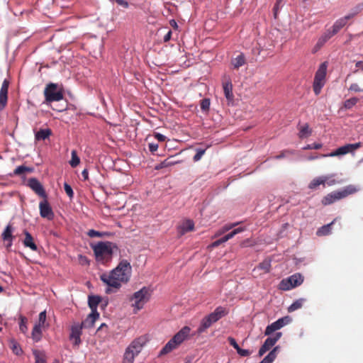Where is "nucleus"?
<instances>
[{"label":"nucleus","instance_id":"obj_35","mask_svg":"<svg viewBox=\"0 0 363 363\" xmlns=\"http://www.w3.org/2000/svg\"><path fill=\"white\" fill-rule=\"evenodd\" d=\"M312 133V130L309 128L308 123L304 124L299 128L298 137L299 138H305L309 137Z\"/></svg>","mask_w":363,"mask_h":363},{"label":"nucleus","instance_id":"obj_31","mask_svg":"<svg viewBox=\"0 0 363 363\" xmlns=\"http://www.w3.org/2000/svg\"><path fill=\"white\" fill-rule=\"evenodd\" d=\"M101 301L100 296H89L88 303L89 306L91 310V313L97 312V306Z\"/></svg>","mask_w":363,"mask_h":363},{"label":"nucleus","instance_id":"obj_48","mask_svg":"<svg viewBox=\"0 0 363 363\" xmlns=\"http://www.w3.org/2000/svg\"><path fill=\"white\" fill-rule=\"evenodd\" d=\"M210 108V100L208 99H203L201 101V108L203 111H208Z\"/></svg>","mask_w":363,"mask_h":363},{"label":"nucleus","instance_id":"obj_39","mask_svg":"<svg viewBox=\"0 0 363 363\" xmlns=\"http://www.w3.org/2000/svg\"><path fill=\"white\" fill-rule=\"evenodd\" d=\"M323 179L324 180L325 186L326 184L328 186H333V185L339 183L337 181H336L334 179V174L323 175Z\"/></svg>","mask_w":363,"mask_h":363},{"label":"nucleus","instance_id":"obj_53","mask_svg":"<svg viewBox=\"0 0 363 363\" xmlns=\"http://www.w3.org/2000/svg\"><path fill=\"white\" fill-rule=\"evenodd\" d=\"M87 235L90 237V238H95V237H101L102 236V233L99 232V231H96L95 230H89L87 233Z\"/></svg>","mask_w":363,"mask_h":363},{"label":"nucleus","instance_id":"obj_45","mask_svg":"<svg viewBox=\"0 0 363 363\" xmlns=\"http://www.w3.org/2000/svg\"><path fill=\"white\" fill-rule=\"evenodd\" d=\"M359 99L356 97H352L349 99H347L344 102V107L347 109L352 108L358 102Z\"/></svg>","mask_w":363,"mask_h":363},{"label":"nucleus","instance_id":"obj_13","mask_svg":"<svg viewBox=\"0 0 363 363\" xmlns=\"http://www.w3.org/2000/svg\"><path fill=\"white\" fill-rule=\"evenodd\" d=\"M40 214L42 218L51 220L54 218V213L48 201L45 199L39 203Z\"/></svg>","mask_w":363,"mask_h":363},{"label":"nucleus","instance_id":"obj_27","mask_svg":"<svg viewBox=\"0 0 363 363\" xmlns=\"http://www.w3.org/2000/svg\"><path fill=\"white\" fill-rule=\"evenodd\" d=\"M280 347L277 346L259 363H272L277 358Z\"/></svg>","mask_w":363,"mask_h":363},{"label":"nucleus","instance_id":"obj_9","mask_svg":"<svg viewBox=\"0 0 363 363\" xmlns=\"http://www.w3.org/2000/svg\"><path fill=\"white\" fill-rule=\"evenodd\" d=\"M303 281V277L300 273H296L282 279L279 284V289L282 291H289L293 288L300 286Z\"/></svg>","mask_w":363,"mask_h":363},{"label":"nucleus","instance_id":"obj_26","mask_svg":"<svg viewBox=\"0 0 363 363\" xmlns=\"http://www.w3.org/2000/svg\"><path fill=\"white\" fill-rule=\"evenodd\" d=\"M274 345V340L272 339V337H267L259 350V356L262 357L264 353L269 350Z\"/></svg>","mask_w":363,"mask_h":363},{"label":"nucleus","instance_id":"obj_18","mask_svg":"<svg viewBox=\"0 0 363 363\" xmlns=\"http://www.w3.org/2000/svg\"><path fill=\"white\" fill-rule=\"evenodd\" d=\"M82 326L79 324L74 325L71 329L70 340H74V345H79L81 343L80 336L82 335Z\"/></svg>","mask_w":363,"mask_h":363},{"label":"nucleus","instance_id":"obj_64","mask_svg":"<svg viewBox=\"0 0 363 363\" xmlns=\"http://www.w3.org/2000/svg\"><path fill=\"white\" fill-rule=\"evenodd\" d=\"M171 37H172V31L169 30L167 32V33L164 36V41L168 42L171 39Z\"/></svg>","mask_w":363,"mask_h":363},{"label":"nucleus","instance_id":"obj_10","mask_svg":"<svg viewBox=\"0 0 363 363\" xmlns=\"http://www.w3.org/2000/svg\"><path fill=\"white\" fill-rule=\"evenodd\" d=\"M362 146L361 143H357L354 144H347L342 147L337 148L335 151L330 153L329 155H323V157L330 156V157H335L338 155H342L347 154L349 152H352L353 151L357 150Z\"/></svg>","mask_w":363,"mask_h":363},{"label":"nucleus","instance_id":"obj_40","mask_svg":"<svg viewBox=\"0 0 363 363\" xmlns=\"http://www.w3.org/2000/svg\"><path fill=\"white\" fill-rule=\"evenodd\" d=\"M20 323H19V329L21 333H26L28 331L27 322L28 319L23 315H20L19 317Z\"/></svg>","mask_w":363,"mask_h":363},{"label":"nucleus","instance_id":"obj_29","mask_svg":"<svg viewBox=\"0 0 363 363\" xmlns=\"http://www.w3.org/2000/svg\"><path fill=\"white\" fill-rule=\"evenodd\" d=\"M346 25L345 19L339 18L337 20L332 27V30L328 31V33L331 35V37L339 32Z\"/></svg>","mask_w":363,"mask_h":363},{"label":"nucleus","instance_id":"obj_6","mask_svg":"<svg viewBox=\"0 0 363 363\" xmlns=\"http://www.w3.org/2000/svg\"><path fill=\"white\" fill-rule=\"evenodd\" d=\"M44 96L47 104L59 101L63 99V89L57 84L50 83L44 89Z\"/></svg>","mask_w":363,"mask_h":363},{"label":"nucleus","instance_id":"obj_1","mask_svg":"<svg viewBox=\"0 0 363 363\" xmlns=\"http://www.w3.org/2000/svg\"><path fill=\"white\" fill-rule=\"evenodd\" d=\"M131 272L132 267L130 262L122 260L109 274H101V280L109 287L106 292L110 294L112 292L111 288L118 289L121 283H127L130 278Z\"/></svg>","mask_w":363,"mask_h":363},{"label":"nucleus","instance_id":"obj_56","mask_svg":"<svg viewBox=\"0 0 363 363\" xmlns=\"http://www.w3.org/2000/svg\"><path fill=\"white\" fill-rule=\"evenodd\" d=\"M228 342L231 346H233L236 350L239 349V345L236 342L235 340L232 337H228Z\"/></svg>","mask_w":363,"mask_h":363},{"label":"nucleus","instance_id":"obj_36","mask_svg":"<svg viewBox=\"0 0 363 363\" xmlns=\"http://www.w3.org/2000/svg\"><path fill=\"white\" fill-rule=\"evenodd\" d=\"M33 172V168L26 167L24 165L17 167L14 170L13 175L16 176H23L26 174L27 173H30Z\"/></svg>","mask_w":363,"mask_h":363},{"label":"nucleus","instance_id":"obj_44","mask_svg":"<svg viewBox=\"0 0 363 363\" xmlns=\"http://www.w3.org/2000/svg\"><path fill=\"white\" fill-rule=\"evenodd\" d=\"M46 311H42L39 314L38 322L35 325L39 327L45 328Z\"/></svg>","mask_w":363,"mask_h":363},{"label":"nucleus","instance_id":"obj_22","mask_svg":"<svg viewBox=\"0 0 363 363\" xmlns=\"http://www.w3.org/2000/svg\"><path fill=\"white\" fill-rule=\"evenodd\" d=\"M99 317V313L98 312L91 313L87 318L82 321L81 323V326L83 328H91L94 326L95 321Z\"/></svg>","mask_w":363,"mask_h":363},{"label":"nucleus","instance_id":"obj_23","mask_svg":"<svg viewBox=\"0 0 363 363\" xmlns=\"http://www.w3.org/2000/svg\"><path fill=\"white\" fill-rule=\"evenodd\" d=\"M52 135L50 128L40 129L35 133V140L37 141L45 140L48 139Z\"/></svg>","mask_w":363,"mask_h":363},{"label":"nucleus","instance_id":"obj_38","mask_svg":"<svg viewBox=\"0 0 363 363\" xmlns=\"http://www.w3.org/2000/svg\"><path fill=\"white\" fill-rule=\"evenodd\" d=\"M306 300L303 298L295 301L289 308L288 311L291 313L301 308Z\"/></svg>","mask_w":363,"mask_h":363},{"label":"nucleus","instance_id":"obj_46","mask_svg":"<svg viewBox=\"0 0 363 363\" xmlns=\"http://www.w3.org/2000/svg\"><path fill=\"white\" fill-rule=\"evenodd\" d=\"M64 189L67 195L69 196V199H72L74 197V191L72 190V188L69 184L67 183L64 184Z\"/></svg>","mask_w":363,"mask_h":363},{"label":"nucleus","instance_id":"obj_20","mask_svg":"<svg viewBox=\"0 0 363 363\" xmlns=\"http://www.w3.org/2000/svg\"><path fill=\"white\" fill-rule=\"evenodd\" d=\"M246 63L247 60L243 53H240L236 57L233 58L230 62V65L233 69H238Z\"/></svg>","mask_w":363,"mask_h":363},{"label":"nucleus","instance_id":"obj_37","mask_svg":"<svg viewBox=\"0 0 363 363\" xmlns=\"http://www.w3.org/2000/svg\"><path fill=\"white\" fill-rule=\"evenodd\" d=\"M320 185H323V187H325L324 180L323 179V176L318 177L314 178L308 184V188L310 189H317Z\"/></svg>","mask_w":363,"mask_h":363},{"label":"nucleus","instance_id":"obj_28","mask_svg":"<svg viewBox=\"0 0 363 363\" xmlns=\"http://www.w3.org/2000/svg\"><path fill=\"white\" fill-rule=\"evenodd\" d=\"M33 354L34 356L35 363H47V356L44 351L33 350Z\"/></svg>","mask_w":363,"mask_h":363},{"label":"nucleus","instance_id":"obj_60","mask_svg":"<svg viewBox=\"0 0 363 363\" xmlns=\"http://www.w3.org/2000/svg\"><path fill=\"white\" fill-rule=\"evenodd\" d=\"M115 1L120 6L128 8V3L125 0H115Z\"/></svg>","mask_w":363,"mask_h":363},{"label":"nucleus","instance_id":"obj_25","mask_svg":"<svg viewBox=\"0 0 363 363\" xmlns=\"http://www.w3.org/2000/svg\"><path fill=\"white\" fill-rule=\"evenodd\" d=\"M194 228V223L191 220H184L179 226V233L184 235L187 232L192 231Z\"/></svg>","mask_w":363,"mask_h":363},{"label":"nucleus","instance_id":"obj_47","mask_svg":"<svg viewBox=\"0 0 363 363\" xmlns=\"http://www.w3.org/2000/svg\"><path fill=\"white\" fill-rule=\"evenodd\" d=\"M206 149H196V153L193 158L194 161L198 162L199 160H200L203 155H204Z\"/></svg>","mask_w":363,"mask_h":363},{"label":"nucleus","instance_id":"obj_33","mask_svg":"<svg viewBox=\"0 0 363 363\" xmlns=\"http://www.w3.org/2000/svg\"><path fill=\"white\" fill-rule=\"evenodd\" d=\"M179 345L175 342H172V338L164 345L160 352V355H164L169 353L173 350L176 349Z\"/></svg>","mask_w":363,"mask_h":363},{"label":"nucleus","instance_id":"obj_3","mask_svg":"<svg viewBox=\"0 0 363 363\" xmlns=\"http://www.w3.org/2000/svg\"><path fill=\"white\" fill-rule=\"evenodd\" d=\"M359 187L354 184H350L342 189L333 191L325 195L321 200L323 206H328L335 202L356 194L359 191Z\"/></svg>","mask_w":363,"mask_h":363},{"label":"nucleus","instance_id":"obj_57","mask_svg":"<svg viewBox=\"0 0 363 363\" xmlns=\"http://www.w3.org/2000/svg\"><path fill=\"white\" fill-rule=\"evenodd\" d=\"M225 242V240H223V237L216 240L215 242H213L212 244H211V247H218L220 245H221L222 243H224Z\"/></svg>","mask_w":363,"mask_h":363},{"label":"nucleus","instance_id":"obj_42","mask_svg":"<svg viewBox=\"0 0 363 363\" xmlns=\"http://www.w3.org/2000/svg\"><path fill=\"white\" fill-rule=\"evenodd\" d=\"M244 228L240 227L238 228L234 229L233 231H231L230 233L225 235L223 236V240L227 242L230 239L233 238L235 235L244 231Z\"/></svg>","mask_w":363,"mask_h":363},{"label":"nucleus","instance_id":"obj_41","mask_svg":"<svg viewBox=\"0 0 363 363\" xmlns=\"http://www.w3.org/2000/svg\"><path fill=\"white\" fill-rule=\"evenodd\" d=\"M72 158L69 164L72 167H76L80 162V159L77 154L76 150H72L71 152Z\"/></svg>","mask_w":363,"mask_h":363},{"label":"nucleus","instance_id":"obj_59","mask_svg":"<svg viewBox=\"0 0 363 363\" xmlns=\"http://www.w3.org/2000/svg\"><path fill=\"white\" fill-rule=\"evenodd\" d=\"M155 138L158 140V141H160V142H164L165 140H166V137L161 134V133H156L155 134Z\"/></svg>","mask_w":363,"mask_h":363},{"label":"nucleus","instance_id":"obj_63","mask_svg":"<svg viewBox=\"0 0 363 363\" xmlns=\"http://www.w3.org/2000/svg\"><path fill=\"white\" fill-rule=\"evenodd\" d=\"M82 176L83 177L84 180L89 179V173L86 169H84L82 172Z\"/></svg>","mask_w":363,"mask_h":363},{"label":"nucleus","instance_id":"obj_43","mask_svg":"<svg viewBox=\"0 0 363 363\" xmlns=\"http://www.w3.org/2000/svg\"><path fill=\"white\" fill-rule=\"evenodd\" d=\"M244 228L240 227L238 228L234 229L233 231H231L230 233L225 235L223 236V240L227 242L230 239L233 238L235 235L244 231Z\"/></svg>","mask_w":363,"mask_h":363},{"label":"nucleus","instance_id":"obj_51","mask_svg":"<svg viewBox=\"0 0 363 363\" xmlns=\"http://www.w3.org/2000/svg\"><path fill=\"white\" fill-rule=\"evenodd\" d=\"M322 147V144L320 143H313L309 144L305 146L303 149V150H319Z\"/></svg>","mask_w":363,"mask_h":363},{"label":"nucleus","instance_id":"obj_58","mask_svg":"<svg viewBox=\"0 0 363 363\" xmlns=\"http://www.w3.org/2000/svg\"><path fill=\"white\" fill-rule=\"evenodd\" d=\"M148 146H149V150L152 153H154L158 149V145L157 143H150Z\"/></svg>","mask_w":363,"mask_h":363},{"label":"nucleus","instance_id":"obj_50","mask_svg":"<svg viewBox=\"0 0 363 363\" xmlns=\"http://www.w3.org/2000/svg\"><path fill=\"white\" fill-rule=\"evenodd\" d=\"M11 350H12L14 354H16V355H20L23 352L21 347L16 342L13 343Z\"/></svg>","mask_w":363,"mask_h":363},{"label":"nucleus","instance_id":"obj_32","mask_svg":"<svg viewBox=\"0 0 363 363\" xmlns=\"http://www.w3.org/2000/svg\"><path fill=\"white\" fill-rule=\"evenodd\" d=\"M178 163H179V161L172 160V157H169V158L164 160V161L161 162L160 163L156 164L155 166V169L160 170L163 168L171 167V166L174 165Z\"/></svg>","mask_w":363,"mask_h":363},{"label":"nucleus","instance_id":"obj_15","mask_svg":"<svg viewBox=\"0 0 363 363\" xmlns=\"http://www.w3.org/2000/svg\"><path fill=\"white\" fill-rule=\"evenodd\" d=\"M9 83V81L5 79L0 89V111L3 110L7 105Z\"/></svg>","mask_w":363,"mask_h":363},{"label":"nucleus","instance_id":"obj_24","mask_svg":"<svg viewBox=\"0 0 363 363\" xmlns=\"http://www.w3.org/2000/svg\"><path fill=\"white\" fill-rule=\"evenodd\" d=\"M330 38L331 35L328 34V33H325V34L321 35L318 38L316 44L313 48L312 52L316 53Z\"/></svg>","mask_w":363,"mask_h":363},{"label":"nucleus","instance_id":"obj_17","mask_svg":"<svg viewBox=\"0 0 363 363\" xmlns=\"http://www.w3.org/2000/svg\"><path fill=\"white\" fill-rule=\"evenodd\" d=\"M223 89L227 100L230 102L233 101V84L230 78H228L223 82Z\"/></svg>","mask_w":363,"mask_h":363},{"label":"nucleus","instance_id":"obj_52","mask_svg":"<svg viewBox=\"0 0 363 363\" xmlns=\"http://www.w3.org/2000/svg\"><path fill=\"white\" fill-rule=\"evenodd\" d=\"M283 2V0H277L276 1V4L274 6V17L277 18V13L280 9V7L281 6V4H282Z\"/></svg>","mask_w":363,"mask_h":363},{"label":"nucleus","instance_id":"obj_11","mask_svg":"<svg viewBox=\"0 0 363 363\" xmlns=\"http://www.w3.org/2000/svg\"><path fill=\"white\" fill-rule=\"evenodd\" d=\"M13 228L11 224H9L6 226L5 229L1 233V238L4 242H6L5 246L8 250H10V248L13 245V241L15 238V237L13 235Z\"/></svg>","mask_w":363,"mask_h":363},{"label":"nucleus","instance_id":"obj_30","mask_svg":"<svg viewBox=\"0 0 363 363\" xmlns=\"http://www.w3.org/2000/svg\"><path fill=\"white\" fill-rule=\"evenodd\" d=\"M337 219V218H335L330 223H328L320 228L317 230L316 235L318 236H324L329 235L331 232V226L335 223Z\"/></svg>","mask_w":363,"mask_h":363},{"label":"nucleus","instance_id":"obj_55","mask_svg":"<svg viewBox=\"0 0 363 363\" xmlns=\"http://www.w3.org/2000/svg\"><path fill=\"white\" fill-rule=\"evenodd\" d=\"M349 90L354 92L363 91V89H360L359 85L356 83L352 84L349 88Z\"/></svg>","mask_w":363,"mask_h":363},{"label":"nucleus","instance_id":"obj_49","mask_svg":"<svg viewBox=\"0 0 363 363\" xmlns=\"http://www.w3.org/2000/svg\"><path fill=\"white\" fill-rule=\"evenodd\" d=\"M78 261H79V263L81 264V265H83V266H85V265H89V259L84 256V255H79L78 256Z\"/></svg>","mask_w":363,"mask_h":363},{"label":"nucleus","instance_id":"obj_16","mask_svg":"<svg viewBox=\"0 0 363 363\" xmlns=\"http://www.w3.org/2000/svg\"><path fill=\"white\" fill-rule=\"evenodd\" d=\"M191 328L189 326L183 327L177 333L172 337V342H175L178 345L182 344L186 338L189 336Z\"/></svg>","mask_w":363,"mask_h":363},{"label":"nucleus","instance_id":"obj_5","mask_svg":"<svg viewBox=\"0 0 363 363\" xmlns=\"http://www.w3.org/2000/svg\"><path fill=\"white\" fill-rule=\"evenodd\" d=\"M145 344V338L139 337L134 339L125 350L123 363H134L136 356L141 352Z\"/></svg>","mask_w":363,"mask_h":363},{"label":"nucleus","instance_id":"obj_12","mask_svg":"<svg viewBox=\"0 0 363 363\" xmlns=\"http://www.w3.org/2000/svg\"><path fill=\"white\" fill-rule=\"evenodd\" d=\"M28 186L39 196L45 199L47 194L41 184V183L36 178H30L28 180Z\"/></svg>","mask_w":363,"mask_h":363},{"label":"nucleus","instance_id":"obj_8","mask_svg":"<svg viewBox=\"0 0 363 363\" xmlns=\"http://www.w3.org/2000/svg\"><path fill=\"white\" fill-rule=\"evenodd\" d=\"M150 296L149 289L147 287H143L133 294L130 301L133 302L132 306L135 309V313L143 308L150 299Z\"/></svg>","mask_w":363,"mask_h":363},{"label":"nucleus","instance_id":"obj_61","mask_svg":"<svg viewBox=\"0 0 363 363\" xmlns=\"http://www.w3.org/2000/svg\"><path fill=\"white\" fill-rule=\"evenodd\" d=\"M357 13V12H355V13H350V14H348V15H347V16H345V17L341 18H342V19H345V23H347V21L348 20H350V18H353V17H354Z\"/></svg>","mask_w":363,"mask_h":363},{"label":"nucleus","instance_id":"obj_19","mask_svg":"<svg viewBox=\"0 0 363 363\" xmlns=\"http://www.w3.org/2000/svg\"><path fill=\"white\" fill-rule=\"evenodd\" d=\"M25 238L23 240V243L26 247H29L33 251H38V246L34 242L33 237L27 230L23 231Z\"/></svg>","mask_w":363,"mask_h":363},{"label":"nucleus","instance_id":"obj_7","mask_svg":"<svg viewBox=\"0 0 363 363\" xmlns=\"http://www.w3.org/2000/svg\"><path fill=\"white\" fill-rule=\"evenodd\" d=\"M328 69V62L321 63L315 72L314 81L313 84V91L315 95H318L322 88L325 84V77Z\"/></svg>","mask_w":363,"mask_h":363},{"label":"nucleus","instance_id":"obj_21","mask_svg":"<svg viewBox=\"0 0 363 363\" xmlns=\"http://www.w3.org/2000/svg\"><path fill=\"white\" fill-rule=\"evenodd\" d=\"M271 269V260L266 259L262 262H260L255 269H253L254 272H257L261 271L259 274H266L270 272Z\"/></svg>","mask_w":363,"mask_h":363},{"label":"nucleus","instance_id":"obj_62","mask_svg":"<svg viewBox=\"0 0 363 363\" xmlns=\"http://www.w3.org/2000/svg\"><path fill=\"white\" fill-rule=\"evenodd\" d=\"M290 152H291L289 150H284V151L281 152L280 155L275 156V158L276 159L283 158L286 156V153H290Z\"/></svg>","mask_w":363,"mask_h":363},{"label":"nucleus","instance_id":"obj_14","mask_svg":"<svg viewBox=\"0 0 363 363\" xmlns=\"http://www.w3.org/2000/svg\"><path fill=\"white\" fill-rule=\"evenodd\" d=\"M289 322V317H284L278 319L277 321L272 323V324L269 325L265 330L264 334L265 335H269L274 331L281 329L282 327H284L285 325H286Z\"/></svg>","mask_w":363,"mask_h":363},{"label":"nucleus","instance_id":"obj_34","mask_svg":"<svg viewBox=\"0 0 363 363\" xmlns=\"http://www.w3.org/2000/svg\"><path fill=\"white\" fill-rule=\"evenodd\" d=\"M43 328L42 327L34 325L31 333V337L35 342H38L41 340L43 335Z\"/></svg>","mask_w":363,"mask_h":363},{"label":"nucleus","instance_id":"obj_54","mask_svg":"<svg viewBox=\"0 0 363 363\" xmlns=\"http://www.w3.org/2000/svg\"><path fill=\"white\" fill-rule=\"evenodd\" d=\"M237 352L242 357H247L251 354V352L248 350H244L240 347H239V349L237 350Z\"/></svg>","mask_w":363,"mask_h":363},{"label":"nucleus","instance_id":"obj_4","mask_svg":"<svg viewBox=\"0 0 363 363\" xmlns=\"http://www.w3.org/2000/svg\"><path fill=\"white\" fill-rule=\"evenodd\" d=\"M228 309L223 307H217L213 312L206 315L201 320L199 327L198 328L196 333L201 335L206 331L214 323L218 321L223 317L228 314Z\"/></svg>","mask_w":363,"mask_h":363},{"label":"nucleus","instance_id":"obj_2","mask_svg":"<svg viewBox=\"0 0 363 363\" xmlns=\"http://www.w3.org/2000/svg\"><path fill=\"white\" fill-rule=\"evenodd\" d=\"M96 260L101 264H105L111 260L114 249L117 246L111 242L100 241L94 245H91Z\"/></svg>","mask_w":363,"mask_h":363}]
</instances>
